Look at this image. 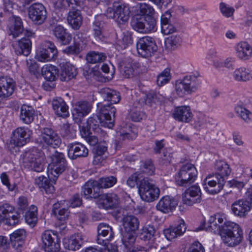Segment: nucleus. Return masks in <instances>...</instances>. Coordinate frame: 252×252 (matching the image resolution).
Here are the masks:
<instances>
[{
	"label": "nucleus",
	"instance_id": "obj_4",
	"mask_svg": "<svg viewBox=\"0 0 252 252\" xmlns=\"http://www.w3.org/2000/svg\"><path fill=\"white\" fill-rule=\"evenodd\" d=\"M44 153L35 147L26 151L23 154L24 166L37 172H42L44 170Z\"/></svg>",
	"mask_w": 252,
	"mask_h": 252
},
{
	"label": "nucleus",
	"instance_id": "obj_20",
	"mask_svg": "<svg viewBox=\"0 0 252 252\" xmlns=\"http://www.w3.org/2000/svg\"><path fill=\"white\" fill-rule=\"evenodd\" d=\"M15 85L13 80L7 76L0 77V97L10 96L14 92Z\"/></svg>",
	"mask_w": 252,
	"mask_h": 252
},
{
	"label": "nucleus",
	"instance_id": "obj_17",
	"mask_svg": "<svg viewBox=\"0 0 252 252\" xmlns=\"http://www.w3.org/2000/svg\"><path fill=\"white\" fill-rule=\"evenodd\" d=\"M201 191L200 188L195 185L187 189L183 194V203L192 206L194 204L199 203L201 201Z\"/></svg>",
	"mask_w": 252,
	"mask_h": 252
},
{
	"label": "nucleus",
	"instance_id": "obj_47",
	"mask_svg": "<svg viewBox=\"0 0 252 252\" xmlns=\"http://www.w3.org/2000/svg\"><path fill=\"white\" fill-rule=\"evenodd\" d=\"M106 57V56L103 53L92 51L87 54L86 59L88 63H95L104 61Z\"/></svg>",
	"mask_w": 252,
	"mask_h": 252
},
{
	"label": "nucleus",
	"instance_id": "obj_2",
	"mask_svg": "<svg viewBox=\"0 0 252 252\" xmlns=\"http://www.w3.org/2000/svg\"><path fill=\"white\" fill-rule=\"evenodd\" d=\"M51 162L47 168L48 178L41 176L34 180L35 184L42 192L47 194H52L55 191V188L50 180L55 182L59 176L65 170L66 161L64 154L62 153L56 152L51 157Z\"/></svg>",
	"mask_w": 252,
	"mask_h": 252
},
{
	"label": "nucleus",
	"instance_id": "obj_41",
	"mask_svg": "<svg viewBox=\"0 0 252 252\" xmlns=\"http://www.w3.org/2000/svg\"><path fill=\"white\" fill-rule=\"evenodd\" d=\"M117 182V178L114 176L102 177L96 181L97 188L108 189L114 186Z\"/></svg>",
	"mask_w": 252,
	"mask_h": 252
},
{
	"label": "nucleus",
	"instance_id": "obj_5",
	"mask_svg": "<svg viewBox=\"0 0 252 252\" xmlns=\"http://www.w3.org/2000/svg\"><path fill=\"white\" fill-rule=\"evenodd\" d=\"M197 173L193 164L190 163L184 164L175 175L176 183L179 186L188 187L195 181Z\"/></svg>",
	"mask_w": 252,
	"mask_h": 252
},
{
	"label": "nucleus",
	"instance_id": "obj_56",
	"mask_svg": "<svg viewBox=\"0 0 252 252\" xmlns=\"http://www.w3.org/2000/svg\"><path fill=\"white\" fill-rule=\"evenodd\" d=\"M117 44L122 48H126L132 44L131 35L127 33H124L121 38L118 39Z\"/></svg>",
	"mask_w": 252,
	"mask_h": 252
},
{
	"label": "nucleus",
	"instance_id": "obj_7",
	"mask_svg": "<svg viewBox=\"0 0 252 252\" xmlns=\"http://www.w3.org/2000/svg\"><path fill=\"white\" fill-rule=\"evenodd\" d=\"M128 6L120 2H115L112 7H108L105 14L109 19H113L119 25L126 23L129 17Z\"/></svg>",
	"mask_w": 252,
	"mask_h": 252
},
{
	"label": "nucleus",
	"instance_id": "obj_28",
	"mask_svg": "<svg viewBox=\"0 0 252 252\" xmlns=\"http://www.w3.org/2000/svg\"><path fill=\"white\" fill-rule=\"evenodd\" d=\"M53 32L61 44L65 45L70 42L72 39L71 35L62 26L60 25L55 26L53 29Z\"/></svg>",
	"mask_w": 252,
	"mask_h": 252
},
{
	"label": "nucleus",
	"instance_id": "obj_51",
	"mask_svg": "<svg viewBox=\"0 0 252 252\" xmlns=\"http://www.w3.org/2000/svg\"><path fill=\"white\" fill-rule=\"evenodd\" d=\"M170 69L168 68H165L162 71L157 77V84L161 86L167 83L171 79Z\"/></svg>",
	"mask_w": 252,
	"mask_h": 252
},
{
	"label": "nucleus",
	"instance_id": "obj_49",
	"mask_svg": "<svg viewBox=\"0 0 252 252\" xmlns=\"http://www.w3.org/2000/svg\"><path fill=\"white\" fill-rule=\"evenodd\" d=\"M144 21L145 17H134L132 19L130 24L132 29L135 31L144 33Z\"/></svg>",
	"mask_w": 252,
	"mask_h": 252
},
{
	"label": "nucleus",
	"instance_id": "obj_23",
	"mask_svg": "<svg viewBox=\"0 0 252 252\" xmlns=\"http://www.w3.org/2000/svg\"><path fill=\"white\" fill-rule=\"evenodd\" d=\"M27 237L26 232L24 229H19L10 235L11 246L19 252L25 243Z\"/></svg>",
	"mask_w": 252,
	"mask_h": 252
},
{
	"label": "nucleus",
	"instance_id": "obj_26",
	"mask_svg": "<svg viewBox=\"0 0 252 252\" xmlns=\"http://www.w3.org/2000/svg\"><path fill=\"white\" fill-rule=\"evenodd\" d=\"M123 226L124 231L136 233L139 227L138 219L133 215H127L122 219Z\"/></svg>",
	"mask_w": 252,
	"mask_h": 252
},
{
	"label": "nucleus",
	"instance_id": "obj_6",
	"mask_svg": "<svg viewBox=\"0 0 252 252\" xmlns=\"http://www.w3.org/2000/svg\"><path fill=\"white\" fill-rule=\"evenodd\" d=\"M199 76L198 73L196 75H188L181 80L176 81L175 90L177 94L180 97H183L196 91L200 84L198 79Z\"/></svg>",
	"mask_w": 252,
	"mask_h": 252
},
{
	"label": "nucleus",
	"instance_id": "obj_37",
	"mask_svg": "<svg viewBox=\"0 0 252 252\" xmlns=\"http://www.w3.org/2000/svg\"><path fill=\"white\" fill-rule=\"evenodd\" d=\"M136 239V233L124 231L122 241L124 247L127 251H132V249H134V245Z\"/></svg>",
	"mask_w": 252,
	"mask_h": 252
},
{
	"label": "nucleus",
	"instance_id": "obj_54",
	"mask_svg": "<svg viewBox=\"0 0 252 252\" xmlns=\"http://www.w3.org/2000/svg\"><path fill=\"white\" fill-rule=\"evenodd\" d=\"M144 33L156 31V21L153 16L145 17Z\"/></svg>",
	"mask_w": 252,
	"mask_h": 252
},
{
	"label": "nucleus",
	"instance_id": "obj_45",
	"mask_svg": "<svg viewBox=\"0 0 252 252\" xmlns=\"http://www.w3.org/2000/svg\"><path fill=\"white\" fill-rule=\"evenodd\" d=\"M97 188L96 181H88L84 185L83 189L85 196H88L90 197L95 198L98 195V193L95 192V188Z\"/></svg>",
	"mask_w": 252,
	"mask_h": 252
},
{
	"label": "nucleus",
	"instance_id": "obj_57",
	"mask_svg": "<svg viewBox=\"0 0 252 252\" xmlns=\"http://www.w3.org/2000/svg\"><path fill=\"white\" fill-rule=\"evenodd\" d=\"M220 9L222 14L226 17H231L234 13L235 11L234 8L233 7L229 6L224 2H220Z\"/></svg>",
	"mask_w": 252,
	"mask_h": 252
},
{
	"label": "nucleus",
	"instance_id": "obj_44",
	"mask_svg": "<svg viewBox=\"0 0 252 252\" xmlns=\"http://www.w3.org/2000/svg\"><path fill=\"white\" fill-rule=\"evenodd\" d=\"M14 207L7 202L0 203V220L4 221L7 217L14 213Z\"/></svg>",
	"mask_w": 252,
	"mask_h": 252
},
{
	"label": "nucleus",
	"instance_id": "obj_35",
	"mask_svg": "<svg viewBox=\"0 0 252 252\" xmlns=\"http://www.w3.org/2000/svg\"><path fill=\"white\" fill-rule=\"evenodd\" d=\"M13 18L14 23L9 27L8 34L13 38H16L22 33L24 28L23 22L19 17L14 16Z\"/></svg>",
	"mask_w": 252,
	"mask_h": 252
},
{
	"label": "nucleus",
	"instance_id": "obj_63",
	"mask_svg": "<svg viewBox=\"0 0 252 252\" xmlns=\"http://www.w3.org/2000/svg\"><path fill=\"white\" fill-rule=\"evenodd\" d=\"M155 167L151 160L145 161L143 164V172L148 175H153L154 173Z\"/></svg>",
	"mask_w": 252,
	"mask_h": 252
},
{
	"label": "nucleus",
	"instance_id": "obj_24",
	"mask_svg": "<svg viewBox=\"0 0 252 252\" xmlns=\"http://www.w3.org/2000/svg\"><path fill=\"white\" fill-rule=\"evenodd\" d=\"M251 206L246 200L240 199L235 201L231 206V210L235 215L244 217L250 211Z\"/></svg>",
	"mask_w": 252,
	"mask_h": 252
},
{
	"label": "nucleus",
	"instance_id": "obj_55",
	"mask_svg": "<svg viewBox=\"0 0 252 252\" xmlns=\"http://www.w3.org/2000/svg\"><path fill=\"white\" fill-rule=\"evenodd\" d=\"M138 5L139 12L141 15L145 17L153 16L155 13V10L151 5L144 2L140 3Z\"/></svg>",
	"mask_w": 252,
	"mask_h": 252
},
{
	"label": "nucleus",
	"instance_id": "obj_22",
	"mask_svg": "<svg viewBox=\"0 0 252 252\" xmlns=\"http://www.w3.org/2000/svg\"><path fill=\"white\" fill-rule=\"evenodd\" d=\"M172 116L179 122L189 123L192 119L193 115L189 106H181L175 108Z\"/></svg>",
	"mask_w": 252,
	"mask_h": 252
},
{
	"label": "nucleus",
	"instance_id": "obj_14",
	"mask_svg": "<svg viewBox=\"0 0 252 252\" xmlns=\"http://www.w3.org/2000/svg\"><path fill=\"white\" fill-rule=\"evenodd\" d=\"M43 248L46 252H59L60 249V240L52 231L46 230L41 235Z\"/></svg>",
	"mask_w": 252,
	"mask_h": 252
},
{
	"label": "nucleus",
	"instance_id": "obj_61",
	"mask_svg": "<svg viewBox=\"0 0 252 252\" xmlns=\"http://www.w3.org/2000/svg\"><path fill=\"white\" fill-rule=\"evenodd\" d=\"M21 216L19 213L15 212L10 215L4 220L5 223L9 225H16L20 222Z\"/></svg>",
	"mask_w": 252,
	"mask_h": 252
},
{
	"label": "nucleus",
	"instance_id": "obj_59",
	"mask_svg": "<svg viewBox=\"0 0 252 252\" xmlns=\"http://www.w3.org/2000/svg\"><path fill=\"white\" fill-rule=\"evenodd\" d=\"M92 108V104L88 101L82 100L80 101V115L85 116L87 115Z\"/></svg>",
	"mask_w": 252,
	"mask_h": 252
},
{
	"label": "nucleus",
	"instance_id": "obj_50",
	"mask_svg": "<svg viewBox=\"0 0 252 252\" xmlns=\"http://www.w3.org/2000/svg\"><path fill=\"white\" fill-rule=\"evenodd\" d=\"M136 65L135 63L128 62L125 63L123 76L126 78H133L135 75Z\"/></svg>",
	"mask_w": 252,
	"mask_h": 252
},
{
	"label": "nucleus",
	"instance_id": "obj_25",
	"mask_svg": "<svg viewBox=\"0 0 252 252\" xmlns=\"http://www.w3.org/2000/svg\"><path fill=\"white\" fill-rule=\"evenodd\" d=\"M235 50L237 57L240 60L246 61L252 57V47L247 42L238 43L235 47Z\"/></svg>",
	"mask_w": 252,
	"mask_h": 252
},
{
	"label": "nucleus",
	"instance_id": "obj_62",
	"mask_svg": "<svg viewBox=\"0 0 252 252\" xmlns=\"http://www.w3.org/2000/svg\"><path fill=\"white\" fill-rule=\"evenodd\" d=\"M70 4L77 6L79 4V0H57L56 2V6L59 8H64Z\"/></svg>",
	"mask_w": 252,
	"mask_h": 252
},
{
	"label": "nucleus",
	"instance_id": "obj_39",
	"mask_svg": "<svg viewBox=\"0 0 252 252\" xmlns=\"http://www.w3.org/2000/svg\"><path fill=\"white\" fill-rule=\"evenodd\" d=\"M0 180L4 186H5L7 191L16 194L18 192V188L17 185L15 183H11L10 181V178L7 173L5 172H2L0 174Z\"/></svg>",
	"mask_w": 252,
	"mask_h": 252
},
{
	"label": "nucleus",
	"instance_id": "obj_48",
	"mask_svg": "<svg viewBox=\"0 0 252 252\" xmlns=\"http://www.w3.org/2000/svg\"><path fill=\"white\" fill-rule=\"evenodd\" d=\"M181 39L177 35H171L166 38L165 40V47L168 50H174L180 45Z\"/></svg>",
	"mask_w": 252,
	"mask_h": 252
},
{
	"label": "nucleus",
	"instance_id": "obj_60",
	"mask_svg": "<svg viewBox=\"0 0 252 252\" xmlns=\"http://www.w3.org/2000/svg\"><path fill=\"white\" fill-rule=\"evenodd\" d=\"M81 136L82 137L86 138L88 142L91 145H95L98 142V138L95 136H90V131L89 130L82 129L80 131Z\"/></svg>",
	"mask_w": 252,
	"mask_h": 252
},
{
	"label": "nucleus",
	"instance_id": "obj_38",
	"mask_svg": "<svg viewBox=\"0 0 252 252\" xmlns=\"http://www.w3.org/2000/svg\"><path fill=\"white\" fill-rule=\"evenodd\" d=\"M26 222L32 227H33L37 221V208L34 205H31L29 210L25 215Z\"/></svg>",
	"mask_w": 252,
	"mask_h": 252
},
{
	"label": "nucleus",
	"instance_id": "obj_15",
	"mask_svg": "<svg viewBox=\"0 0 252 252\" xmlns=\"http://www.w3.org/2000/svg\"><path fill=\"white\" fill-rule=\"evenodd\" d=\"M47 15L46 9L41 3H33L28 8L29 17L35 24H42L46 20Z\"/></svg>",
	"mask_w": 252,
	"mask_h": 252
},
{
	"label": "nucleus",
	"instance_id": "obj_31",
	"mask_svg": "<svg viewBox=\"0 0 252 252\" xmlns=\"http://www.w3.org/2000/svg\"><path fill=\"white\" fill-rule=\"evenodd\" d=\"M65 201L58 202L54 204L52 212L57 219L60 220H64L68 216L69 211L67 205H65Z\"/></svg>",
	"mask_w": 252,
	"mask_h": 252
},
{
	"label": "nucleus",
	"instance_id": "obj_16",
	"mask_svg": "<svg viewBox=\"0 0 252 252\" xmlns=\"http://www.w3.org/2000/svg\"><path fill=\"white\" fill-rule=\"evenodd\" d=\"M112 227L105 223H100L97 226V244L105 246L114 238Z\"/></svg>",
	"mask_w": 252,
	"mask_h": 252
},
{
	"label": "nucleus",
	"instance_id": "obj_64",
	"mask_svg": "<svg viewBox=\"0 0 252 252\" xmlns=\"http://www.w3.org/2000/svg\"><path fill=\"white\" fill-rule=\"evenodd\" d=\"M189 252H205L203 246L199 242H194L189 247Z\"/></svg>",
	"mask_w": 252,
	"mask_h": 252
},
{
	"label": "nucleus",
	"instance_id": "obj_33",
	"mask_svg": "<svg viewBox=\"0 0 252 252\" xmlns=\"http://www.w3.org/2000/svg\"><path fill=\"white\" fill-rule=\"evenodd\" d=\"M34 117V110L31 106L23 105L21 108L20 120L25 124H30Z\"/></svg>",
	"mask_w": 252,
	"mask_h": 252
},
{
	"label": "nucleus",
	"instance_id": "obj_29",
	"mask_svg": "<svg viewBox=\"0 0 252 252\" xmlns=\"http://www.w3.org/2000/svg\"><path fill=\"white\" fill-rule=\"evenodd\" d=\"M52 107L55 113L59 117L65 118L69 115L68 107L61 97H57L53 100Z\"/></svg>",
	"mask_w": 252,
	"mask_h": 252
},
{
	"label": "nucleus",
	"instance_id": "obj_10",
	"mask_svg": "<svg viewBox=\"0 0 252 252\" xmlns=\"http://www.w3.org/2000/svg\"><path fill=\"white\" fill-rule=\"evenodd\" d=\"M39 139L41 143L54 148L59 147L62 143L58 134L51 127H45L40 129Z\"/></svg>",
	"mask_w": 252,
	"mask_h": 252
},
{
	"label": "nucleus",
	"instance_id": "obj_30",
	"mask_svg": "<svg viewBox=\"0 0 252 252\" xmlns=\"http://www.w3.org/2000/svg\"><path fill=\"white\" fill-rule=\"evenodd\" d=\"M215 175L221 178L224 181L225 178L228 177L231 173V170L229 164L223 160L216 161L215 166Z\"/></svg>",
	"mask_w": 252,
	"mask_h": 252
},
{
	"label": "nucleus",
	"instance_id": "obj_34",
	"mask_svg": "<svg viewBox=\"0 0 252 252\" xmlns=\"http://www.w3.org/2000/svg\"><path fill=\"white\" fill-rule=\"evenodd\" d=\"M233 77L237 82H247L252 80V74L246 67H241L234 70Z\"/></svg>",
	"mask_w": 252,
	"mask_h": 252
},
{
	"label": "nucleus",
	"instance_id": "obj_13",
	"mask_svg": "<svg viewBox=\"0 0 252 252\" xmlns=\"http://www.w3.org/2000/svg\"><path fill=\"white\" fill-rule=\"evenodd\" d=\"M225 181L214 174H209L203 180L204 189L209 193L217 194L223 189Z\"/></svg>",
	"mask_w": 252,
	"mask_h": 252
},
{
	"label": "nucleus",
	"instance_id": "obj_1",
	"mask_svg": "<svg viewBox=\"0 0 252 252\" xmlns=\"http://www.w3.org/2000/svg\"><path fill=\"white\" fill-rule=\"evenodd\" d=\"M208 227L216 232H219L223 242L230 247L239 244L243 239V231L236 223L226 221L224 213H217L211 216L208 220Z\"/></svg>",
	"mask_w": 252,
	"mask_h": 252
},
{
	"label": "nucleus",
	"instance_id": "obj_58",
	"mask_svg": "<svg viewBox=\"0 0 252 252\" xmlns=\"http://www.w3.org/2000/svg\"><path fill=\"white\" fill-rule=\"evenodd\" d=\"M68 156L72 159H76L79 157V146L77 143L70 144L68 146Z\"/></svg>",
	"mask_w": 252,
	"mask_h": 252
},
{
	"label": "nucleus",
	"instance_id": "obj_32",
	"mask_svg": "<svg viewBox=\"0 0 252 252\" xmlns=\"http://www.w3.org/2000/svg\"><path fill=\"white\" fill-rule=\"evenodd\" d=\"M171 13L166 11L161 16V30L164 34L172 33L176 31L175 27L170 23Z\"/></svg>",
	"mask_w": 252,
	"mask_h": 252
},
{
	"label": "nucleus",
	"instance_id": "obj_53",
	"mask_svg": "<svg viewBox=\"0 0 252 252\" xmlns=\"http://www.w3.org/2000/svg\"><path fill=\"white\" fill-rule=\"evenodd\" d=\"M163 98L162 95L156 91H151L145 96V103L151 104L152 103H156L161 101Z\"/></svg>",
	"mask_w": 252,
	"mask_h": 252
},
{
	"label": "nucleus",
	"instance_id": "obj_42",
	"mask_svg": "<svg viewBox=\"0 0 252 252\" xmlns=\"http://www.w3.org/2000/svg\"><path fill=\"white\" fill-rule=\"evenodd\" d=\"M63 245L65 249L75 251L79 249V236L77 234L72 235L63 239Z\"/></svg>",
	"mask_w": 252,
	"mask_h": 252
},
{
	"label": "nucleus",
	"instance_id": "obj_21",
	"mask_svg": "<svg viewBox=\"0 0 252 252\" xmlns=\"http://www.w3.org/2000/svg\"><path fill=\"white\" fill-rule=\"evenodd\" d=\"M177 201L169 196L166 195L160 199L156 205V209L164 213H169L175 209Z\"/></svg>",
	"mask_w": 252,
	"mask_h": 252
},
{
	"label": "nucleus",
	"instance_id": "obj_52",
	"mask_svg": "<svg viewBox=\"0 0 252 252\" xmlns=\"http://www.w3.org/2000/svg\"><path fill=\"white\" fill-rule=\"evenodd\" d=\"M235 111L237 115L246 123H250L251 121L250 115L251 112L246 108L239 105L235 107Z\"/></svg>",
	"mask_w": 252,
	"mask_h": 252
},
{
	"label": "nucleus",
	"instance_id": "obj_12",
	"mask_svg": "<svg viewBox=\"0 0 252 252\" xmlns=\"http://www.w3.org/2000/svg\"><path fill=\"white\" fill-rule=\"evenodd\" d=\"M32 134V131L27 127L20 126L13 131L11 143L17 147H22L28 143Z\"/></svg>",
	"mask_w": 252,
	"mask_h": 252
},
{
	"label": "nucleus",
	"instance_id": "obj_36",
	"mask_svg": "<svg viewBox=\"0 0 252 252\" xmlns=\"http://www.w3.org/2000/svg\"><path fill=\"white\" fill-rule=\"evenodd\" d=\"M42 73L46 80L52 82L56 79L58 74V70L55 66L47 64L42 67Z\"/></svg>",
	"mask_w": 252,
	"mask_h": 252
},
{
	"label": "nucleus",
	"instance_id": "obj_9",
	"mask_svg": "<svg viewBox=\"0 0 252 252\" xmlns=\"http://www.w3.org/2000/svg\"><path fill=\"white\" fill-rule=\"evenodd\" d=\"M58 50L54 43L45 41L36 50V58L41 62L50 61L57 56Z\"/></svg>",
	"mask_w": 252,
	"mask_h": 252
},
{
	"label": "nucleus",
	"instance_id": "obj_3",
	"mask_svg": "<svg viewBox=\"0 0 252 252\" xmlns=\"http://www.w3.org/2000/svg\"><path fill=\"white\" fill-rule=\"evenodd\" d=\"M99 94L104 100L110 101L111 103L104 104L100 102L97 104V118L101 126L111 128L114 126L116 112V109L112 104L119 102L120 93L109 88H104L100 90Z\"/></svg>",
	"mask_w": 252,
	"mask_h": 252
},
{
	"label": "nucleus",
	"instance_id": "obj_8",
	"mask_svg": "<svg viewBox=\"0 0 252 252\" xmlns=\"http://www.w3.org/2000/svg\"><path fill=\"white\" fill-rule=\"evenodd\" d=\"M138 192L143 200L148 202L157 199L160 194V190L147 178H144L139 181Z\"/></svg>",
	"mask_w": 252,
	"mask_h": 252
},
{
	"label": "nucleus",
	"instance_id": "obj_43",
	"mask_svg": "<svg viewBox=\"0 0 252 252\" xmlns=\"http://www.w3.org/2000/svg\"><path fill=\"white\" fill-rule=\"evenodd\" d=\"M79 11L72 6V9L69 12L67 20L70 26L74 30L79 29Z\"/></svg>",
	"mask_w": 252,
	"mask_h": 252
},
{
	"label": "nucleus",
	"instance_id": "obj_46",
	"mask_svg": "<svg viewBox=\"0 0 252 252\" xmlns=\"http://www.w3.org/2000/svg\"><path fill=\"white\" fill-rule=\"evenodd\" d=\"M155 232V227L153 225H148L143 226L141 229L139 236L142 240L149 241L154 237Z\"/></svg>",
	"mask_w": 252,
	"mask_h": 252
},
{
	"label": "nucleus",
	"instance_id": "obj_11",
	"mask_svg": "<svg viewBox=\"0 0 252 252\" xmlns=\"http://www.w3.org/2000/svg\"><path fill=\"white\" fill-rule=\"evenodd\" d=\"M138 54L144 58L152 56L157 50V46L153 38L145 36L140 38L136 44Z\"/></svg>",
	"mask_w": 252,
	"mask_h": 252
},
{
	"label": "nucleus",
	"instance_id": "obj_18",
	"mask_svg": "<svg viewBox=\"0 0 252 252\" xmlns=\"http://www.w3.org/2000/svg\"><path fill=\"white\" fill-rule=\"evenodd\" d=\"M119 203V198L114 193H107L99 195L96 204L99 208L106 210L115 208Z\"/></svg>",
	"mask_w": 252,
	"mask_h": 252
},
{
	"label": "nucleus",
	"instance_id": "obj_40",
	"mask_svg": "<svg viewBox=\"0 0 252 252\" xmlns=\"http://www.w3.org/2000/svg\"><path fill=\"white\" fill-rule=\"evenodd\" d=\"M77 75L75 67L71 64H66L62 69L61 73V80L62 81H68Z\"/></svg>",
	"mask_w": 252,
	"mask_h": 252
},
{
	"label": "nucleus",
	"instance_id": "obj_19",
	"mask_svg": "<svg viewBox=\"0 0 252 252\" xmlns=\"http://www.w3.org/2000/svg\"><path fill=\"white\" fill-rule=\"evenodd\" d=\"M186 226L183 220H179L175 226H170L164 230L163 233L166 238L170 241L182 235L186 230Z\"/></svg>",
	"mask_w": 252,
	"mask_h": 252
},
{
	"label": "nucleus",
	"instance_id": "obj_27",
	"mask_svg": "<svg viewBox=\"0 0 252 252\" xmlns=\"http://www.w3.org/2000/svg\"><path fill=\"white\" fill-rule=\"evenodd\" d=\"M14 47L16 55L28 56L31 51L32 42L28 37H24L16 43Z\"/></svg>",
	"mask_w": 252,
	"mask_h": 252
}]
</instances>
